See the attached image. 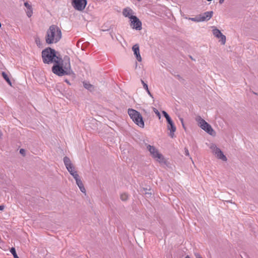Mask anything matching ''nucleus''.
Instances as JSON below:
<instances>
[{"label":"nucleus","mask_w":258,"mask_h":258,"mask_svg":"<svg viewBox=\"0 0 258 258\" xmlns=\"http://www.w3.org/2000/svg\"><path fill=\"white\" fill-rule=\"evenodd\" d=\"M62 34L59 28L54 25L49 27L46 32L45 41L48 44L56 43L61 38Z\"/></svg>","instance_id":"nucleus-1"},{"label":"nucleus","mask_w":258,"mask_h":258,"mask_svg":"<svg viewBox=\"0 0 258 258\" xmlns=\"http://www.w3.org/2000/svg\"><path fill=\"white\" fill-rule=\"evenodd\" d=\"M42 57L46 63L52 62L59 63L61 60V58L56 56L55 50L50 48H46L42 51Z\"/></svg>","instance_id":"nucleus-2"},{"label":"nucleus","mask_w":258,"mask_h":258,"mask_svg":"<svg viewBox=\"0 0 258 258\" xmlns=\"http://www.w3.org/2000/svg\"><path fill=\"white\" fill-rule=\"evenodd\" d=\"M128 114L135 123L140 127H144V122L141 113L134 109H128Z\"/></svg>","instance_id":"nucleus-3"},{"label":"nucleus","mask_w":258,"mask_h":258,"mask_svg":"<svg viewBox=\"0 0 258 258\" xmlns=\"http://www.w3.org/2000/svg\"><path fill=\"white\" fill-rule=\"evenodd\" d=\"M196 120L198 122V125L202 130L211 136H215V132L212 128L211 125L203 119L200 116H197L196 118Z\"/></svg>","instance_id":"nucleus-4"},{"label":"nucleus","mask_w":258,"mask_h":258,"mask_svg":"<svg viewBox=\"0 0 258 258\" xmlns=\"http://www.w3.org/2000/svg\"><path fill=\"white\" fill-rule=\"evenodd\" d=\"M209 148L211 149L212 153L217 158L223 161H226L227 160L226 156L223 154L221 149L217 147L215 144H210L209 145Z\"/></svg>","instance_id":"nucleus-5"},{"label":"nucleus","mask_w":258,"mask_h":258,"mask_svg":"<svg viewBox=\"0 0 258 258\" xmlns=\"http://www.w3.org/2000/svg\"><path fill=\"white\" fill-rule=\"evenodd\" d=\"M147 148L150 152L152 157L159 162H164V157L163 155L160 153L158 150L153 146L150 145H147Z\"/></svg>","instance_id":"nucleus-6"},{"label":"nucleus","mask_w":258,"mask_h":258,"mask_svg":"<svg viewBox=\"0 0 258 258\" xmlns=\"http://www.w3.org/2000/svg\"><path fill=\"white\" fill-rule=\"evenodd\" d=\"M87 4V0H72V6L78 11H83Z\"/></svg>","instance_id":"nucleus-7"},{"label":"nucleus","mask_w":258,"mask_h":258,"mask_svg":"<svg viewBox=\"0 0 258 258\" xmlns=\"http://www.w3.org/2000/svg\"><path fill=\"white\" fill-rule=\"evenodd\" d=\"M60 66L62 67V68L69 75L71 74L72 71L71 67L70 57L68 56H64L63 60L61 58Z\"/></svg>","instance_id":"nucleus-8"},{"label":"nucleus","mask_w":258,"mask_h":258,"mask_svg":"<svg viewBox=\"0 0 258 258\" xmlns=\"http://www.w3.org/2000/svg\"><path fill=\"white\" fill-rule=\"evenodd\" d=\"M52 72L58 76L69 75L66 71L60 66V62L54 64L52 68Z\"/></svg>","instance_id":"nucleus-9"},{"label":"nucleus","mask_w":258,"mask_h":258,"mask_svg":"<svg viewBox=\"0 0 258 258\" xmlns=\"http://www.w3.org/2000/svg\"><path fill=\"white\" fill-rule=\"evenodd\" d=\"M131 26L133 29L137 30H141L142 29V23L140 20L136 17H131Z\"/></svg>","instance_id":"nucleus-10"},{"label":"nucleus","mask_w":258,"mask_h":258,"mask_svg":"<svg viewBox=\"0 0 258 258\" xmlns=\"http://www.w3.org/2000/svg\"><path fill=\"white\" fill-rule=\"evenodd\" d=\"M212 32L213 35L217 38H220V41L222 44H225L226 42V36L224 35L221 31L215 27H213Z\"/></svg>","instance_id":"nucleus-11"},{"label":"nucleus","mask_w":258,"mask_h":258,"mask_svg":"<svg viewBox=\"0 0 258 258\" xmlns=\"http://www.w3.org/2000/svg\"><path fill=\"white\" fill-rule=\"evenodd\" d=\"M63 162L66 168L70 174L74 172L75 171H76L70 159L67 156H65L63 158Z\"/></svg>","instance_id":"nucleus-12"},{"label":"nucleus","mask_w":258,"mask_h":258,"mask_svg":"<svg viewBox=\"0 0 258 258\" xmlns=\"http://www.w3.org/2000/svg\"><path fill=\"white\" fill-rule=\"evenodd\" d=\"M213 11H208L199 15L201 22L207 21L213 16Z\"/></svg>","instance_id":"nucleus-13"},{"label":"nucleus","mask_w":258,"mask_h":258,"mask_svg":"<svg viewBox=\"0 0 258 258\" xmlns=\"http://www.w3.org/2000/svg\"><path fill=\"white\" fill-rule=\"evenodd\" d=\"M132 50L134 51V54L135 55L137 60L141 62L142 59L140 55L139 45L137 44L134 45L132 47Z\"/></svg>","instance_id":"nucleus-14"},{"label":"nucleus","mask_w":258,"mask_h":258,"mask_svg":"<svg viewBox=\"0 0 258 258\" xmlns=\"http://www.w3.org/2000/svg\"><path fill=\"white\" fill-rule=\"evenodd\" d=\"M24 6L26 8V13L28 17H31L33 14V9L32 6L27 2H25Z\"/></svg>","instance_id":"nucleus-15"},{"label":"nucleus","mask_w":258,"mask_h":258,"mask_svg":"<svg viewBox=\"0 0 258 258\" xmlns=\"http://www.w3.org/2000/svg\"><path fill=\"white\" fill-rule=\"evenodd\" d=\"M133 10L130 8H126L123 10L122 14L125 17H128L130 19H131V17H135V16H133Z\"/></svg>","instance_id":"nucleus-16"},{"label":"nucleus","mask_w":258,"mask_h":258,"mask_svg":"<svg viewBox=\"0 0 258 258\" xmlns=\"http://www.w3.org/2000/svg\"><path fill=\"white\" fill-rule=\"evenodd\" d=\"M75 180H76V184H77V185L79 187L80 190L83 193H85L86 192V189H85V188L84 186L83 183V182H82L80 177L78 178L77 179H76Z\"/></svg>","instance_id":"nucleus-17"},{"label":"nucleus","mask_w":258,"mask_h":258,"mask_svg":"<svg viewBox=\"0 0 258 258\" xmlns=\"http://www.w3.org/2000/svg\"><path fill=\"white\" fill-rule=\"evenodd\" d=\"M167 128L169 130H170V135L169 136L171 137V138H173V136H174V133L176 131V127L174 125L173 122L171 123V124H169L167 126Z\"/></svg>","instance_id":"nucleus-18"},{"label":"nucleus","mask_w":258,"mask_h":258,"mask_svg":"<svg viewBox=\"0 0 258 258\" xmlns=\"http://www.w3.org/2000/svg\"><path fill=\"white\" fill-rule=\"evenodd\" d=\"M83 86L86 89L88 90H91L93 88V86L89 82H84Z\"/></svg>","instance_id":"nucleus-19"},{"label":"nucleus","mask_w":258,"mask_h":258,"mask_svg":"<svg viewBox=\"0 0 258 258\" xmlns=\"http://www.w3.org/2000/svg\"><path fill=\"white\" fill-rule=\"evenodd\" d=\"M2 75L4 77V78L5 79V80L8 82V83L9 84H10V85H11V84H12L11 82L10 79L9 78L8 75L6 74V73H5V72H3Z\"/></svg>","instance_id":"nucleus-20"},{"label":"nucleus","mask_w":258,"mask_h":258,"mask_svg":"<svg viewBox=\"0 0 258 258\" xmlns=\"http://www.w3.org/2000/svg\"><path fill=\"white\" fill-rule=\"evenodd\" d=\"M189 20H190L193 22H201L199 15L195 17H194V18H189Z\"/></svg>","instance_id":"nucleus-21"},{"label":"nucleus","mask_w":258,"mask_h":258,"mask_svg":"<svg viewBox=\"0 0 258 258\" xmlns=\"http://www.w3.org/2000/svg\"><path fill=\"white\" fill-rule=\"evenodd\" d=\"M120 199L122 201H125L128 199V195L125 193H123L120 195Z\"/></svg>","instance_id":"nucleus-22"},{"label":"nucleus","mask_w":258,"mask_h":258,"mask_svg":"<svg viewBox=\"0 0 258 258\" xmlns=\"http://www.w3.org/2000/svg\"><path fill=\"white\" fill-rule=\"evenodd\" d=\"M10 252L12 253V254L13 255L14 258H19L18 256L17 255L15 248L14 247H12L11 250Z\"/></svg>","instance_id":"nucleus-23"},{"label":"nucleus","mask_w":258,"mask_h":258,"mask_svg":"<svg viewBox=\"0 0 258 258\" xmlns=\"http://www.w3.org/2000/svg\"><path fill=\"white\" fill-rule=\"evenodd\" d=\"M71 175H72L73 176V177L74 178V179L75 180L77 179L78 178H80V176L79 175V174H78L77 173V171H75L73 173H71V174H70Z\"/></svg>","instance_id":"nucleus-24"},{"label":"nucleus","mask_w":258,"mask_h":258,"mask_svg":"<svg viewBox=\"0 0 258 258\" xmlns=\"http://www.w3.org/2000/svg\"><path fill=\"white\" fill-rule=\"evenodd\" d=\"M153 111L156 114V115L159 117V118H160V113L158 111V110L157 109H156L155 108H153Z\"/></svg>","instance_id":"nucleus-25"},{"label":"nucleus","mask_w":258,"mask_h":258,"mask_svg":"<svg viewBox=\"0 0 258 258\" xmlns=\"http://www.w3.org/2000/svg\"><path fill=\"white\" fill-rule=\"evenodd\" d=\"M166 120H167V122H168V124H171V123H172V122H173V121H172V119H171V118H170V116H169L168 117H167V118H166Z\"/></svg>","instance_id":"nucleus-26"},{"label":"nucleus","mask_w":258,"mask_h":258,"mask_svg":"<svg viewBox=\"0 0 258 258\" xmlns=\"http://www.w3.org/2000/svg\"><path fill=\"white\" fill-rule=\"evenodd\" d=\"M162 113H163V115L164 116V117L166 118V119L169 116V115L167 114V113L165 111H163Z\"/></svg>","instance_id":"nucleus-27"},{"label":"nucleus","mask_w":258,"mask_h":258,"mask_svg":"<svg viewBox=\"0 0 258 258\" xmlns=\"http://www.w3.org/2000/svg\"><path fill=\"white\" fill-rule=\"evenodd\" d=\"M184 153H185V154L186 156H189V152H188V150H187V149H186V148L184 149Z\"/></svg>","instance_id":"nucleus-28"},{"label":"nucleus","mask_w":258,"mask_h":258,"mask_svg":"<svg viewBox=\"0 0 258 258\" xmlns=\"http://www.w3.org/2000/svg\"><path fill=\"white\" fill-rule=\"evenodd\" d=\"M20 153L22 155H24L25 153V150L23 149H21L20 150Z\"/></svg>","instance_id":"nucleus-29"},{"label":"nucleus","mask_w":258,"mask_h":258,"mask_svg":"<svg viewBox=\"0 0 258 258\" xmlns=\"http://www.w3.org/2000/svg\"><path fill=\"white\" fill-rule=\"evenodd\" d=\"M146 91L147 92L148 94L149 95L150 97H151L152 98H153V96L152 94L151 93L150 90L149 89L147 90Z\"/></svg>","instance_id":"nucleus-30"},{"label":"nucleus","mask_w":258,"mask_h":258,"mask_svg":"<svg viewBox=\"0 0 258 258\" xmlns=\"http://www.w3.org/2000/svg\"><path fill=\"white\" fill-rule=\"evenodd\" d=\"M143 88L146 90H148L149 89H148V85L147 84H144V85L143 86Z\"/></svg>","instance_id":"nucleus-31"},{"label":"nucleus","mask_w":258,"mask_h":258,"mask_svg":"<svg viewBox=\"0 0 258 258\" xmlns=\"http://www.w3.org/2000/svg\"><path fill=\"white\" fill-rule=\"evenodd\" d=\"M195 256H196V258H202L200 254L199 253H196Z\"/></svg>","instance_id":"nucleus-32"},{"label":"nucleus","mask_w":258,"mask_h":258,"mask_svg":"<svg viewBox=\"0 0 258 258\" xmlns=\"http://www.w3.org/2000/svg\"><path fill=\"white\" fill-rule=\"evenodd\" d=\"M4 208H5V206H3V205H1V206H0V211H2V210H4Z\"/></svg>","instance_id":"nucleus-33"},{"label":"nucleus","mask_w":258,"mask_h":258,"mask_svg":"<svg viewBox=\"0 0 258 258\" xmlns=\"http://www.w3.org/2000/svg\"><path fill=\"white\" fill-rule=\"evenodd\" d=\"M68 84H69V85H71V83L70 82V81L67 80V79H66L65 81H64Z\"/></svg>","instance_id":"nucleus-34"},{"label":"nucleus","mask_w":258,"mask_h":258,"mask_svg":"<svg viewBox=\"0 0 258 258\" xmlns=\"http://www.w3.org/2000/svg\"><path fill=\"white\" fill-rule=\"evenodd\" d=\"M224 1L225 0H219V3L220 4H223L224 3Z\"/></svg>","instance_id":"nucleus-35"},{"label":"nucleus","mask_w":258,"mask_h":258,"mask_svg":"<svg viewBox=\"0 0 258 258\" xmlns=\"http://www.w3.org/2000/svg\"><path fill=\"white\" fill-rule=\"evenodd\" d=\"M181 123L182 124L183 127H184V124H183V119H181Z\"/></svg>","instance_id":"nucleus-36"},{"label":"nucleus","mask_w":258,"mask_h":258,"mask_svg":"<svg viewBox=\"0 0 258 258\" xmlns=\"http://www.w3.org/2000/svg\"><path fill=\"white\" fill-rule=\"evenodd\" d=\"M141 82H142V84H143V86L144 85V84H146V83L144 82V81L143 80H141Z\"/></svg>","instance_id":"nucleus-37"},{"label":"nucleus","mask_w":258,"mask_h":258,"mask_svg":"<svg viewBox=\"0 0 258 258\" xmlns=\"http://www.w3.org/2000/svg\"><path fill=\"white\" fill-rule=\"evenodd\" d=\"M185 258H190L188 255H186Z\"/></svg>","instance_id":"nucleus-38"},{"label":"nucleus","mask_w":258,"mask_h":258,"mask_svg":"<svg viewBox=\"0 0 258 258\" xmlns=\"http://www.w3.org/2000/svg\"><path fill=\"white\" fill-rule=\"evenodd\" d=\"M137 67V62H136V68Z\"/></svg>","instance_id":"nucleus-39"},{"label":"nucleus","mask_w":258,"mask_h":258,"mask_svg":"<svg viewBox=\"0 0 258 258\" xmlns=\"http://www.w3.org/2000/svg\"><path fill=\"white\" fill-rule=\"evenodd\" d=\"M207 1L208 2H210V1H212V0H207Z\"/></svg>","instance_id":"nucleus-40"}]
</instances>
